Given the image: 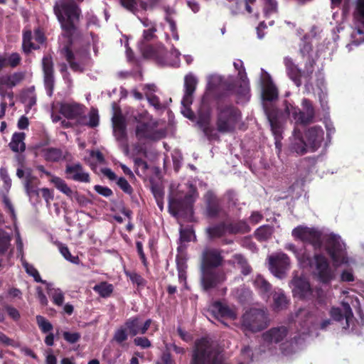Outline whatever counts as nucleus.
<instances>
[{
  "mask_svg": "<svg viewBox=\"0 0 364 364\" xmlns=\"http://www.w3.org/2000/svg\"><path fill=\"white\" fill-rule=\"evenodd\" d=\"M302 106L305 110L304 112L301 111L299 108L294 107L285 100L284 111L274 106L265 109L271 131L276 140L275 144L277 147L282 139L283 124L291 114L297 124L307 125L313 122L315 112L311 102L308 99H304Z\"/></svg>",
  "mask_w": 364,
  "mask_h": 364,
  "instance_id": "1",
  "label": "nucleus"
},
{
  "mask_svg": "<svg viewBox=\"0 0 364 364\" xmlns=\"http://www.w3.org/2000/svg\"><path fill=\"white\" fill-rule=\"evenodd\" d=\"M53 12L65 36L72 44L74 38L81 35L78 26L82 15L78 3L74 1L56 0L53 6Z\"/></svg>",
  "mask_w": 364,
  "mask_h": 364,
  "instance_id": "2",
  "label": "nucleus"
},
{
  "mask_svg": "<svg viewBox=\"0 0 364 364\" xmlns=\"http://www.w3.org/2000/svg\"><path fill=\"white\" fill-rule=\"evenodd\" d=\"M241 117L240 110L232 103L222 104L218 102L216 105L215 131L218 134L234 132Z\"/></svg>",
  "mask_w": 364,
  "mask_h": 364,
  "instance_id": "3",
  "label": "nucleus"
},
{
  "mask_svg": "<svg viewBox=\"0 0 364 364\" xmlns=\"http://www.w3.org/2000/svg\"><path fill=\"white\" fill-rule=\"evenodd\" d=\"M190 364H228L223 355L205 338L196 342Z\"/></svg>",
  "mask_w": 364,
  "mask_h": 364,
  "instance_id": "4",
  "label": "nucleus"
},
{
  "mask_svg": "<svg viewBox=\"0 0 364 364\" xmlns=\"http://www.w3.org/2000/svg\"><path fill=\"white\" fill-rule=\"evenodd\" d=\"M269 325L268 314L261 309L252 308L242 316V327L245 331L256 333Z\"/></svg>",
  "mask_w": 364,
  "mask_h": 364,
  "instance_id": "5",
  "label": "nucleus"
},
{
  "mask_svg": "<svg viewBox=\"0 0 364 364\" xmlns=\"http://www.w3.org/2000/svg\"><path fill=\"white\" fill-rule=\"evenodd\" d=\"M310 265L314 267V275L323 284H328L336 277L335 271L331 267L328 259L322 254H315L313 262L309 257H306Z\"/></svg>",
  "mask_w": 364,
  "mask_h": 364,
  "instance_id": "6",
  "label": "nucleus"
},
{
  "mask_svg": "<svg viewBox=\"0 0 364 364\" xmlns=\"http://www.w3.org/2000/svg\"><path fill=\"white\" fill-rule=\"evenodd\" d=\"M295 240L311 245L315 250L322 247V232L314 228L299 225L291 232Z\"/></svg>",
  "mask_w": 364,
  "mask_h": 364,
  "instance_id": "7",
  "label": "nucleus"
},
{
  "mask_svg": "<svg viewBox=\"0 0 364 364\" xmlns=\"http://www.w3.org/2000/svg\"><path fill=\"white\" fill-rule=\"evenodd\" d=\"M326 250L336 265L348 262L345 245L340 237L331 234L325 240Z\"/></svg>",
  "mask_w": 364,
  "mask_h": 364,
  "instance_id": "8",
  "label": "nucleus"
},
{
  "mask_svg": "<svg viewBox=\"0 0 364 364\" xmlns=\"http://www.w3.org/2000/svg\"><path fill=\"white\" fill-rule=\"evenodd\" d=\"M194 201L193 194L190 193L186 194L183 198H171L168 201V212L176 218L191 215Z\"/></svg>",
  "mask_w": 364,
  "mask_h": 364,
  "instance_id": "9",
  "label": "nucleus"
},
{
  "mask_svg": "<svg viewBox=\"0 0 364 364\" xmlns=\"http://www.w3.org/2000/svg\"><path fill=\"white\" fill-rule=\"evenodd\" d=\"M225 280V274L218 269H200V285L205 292L215 289Z\"/></svg>",
  "mask_w": 364,
  "mask_h": 364,
  "instance_id": "10",
  "label": "nucleus"
},
{
  "mask_svg": "<svg viewBox=\"0 0 364 364\" xmlns=\"http://www.w3.org/2000/svg\"><path fill=\"white\" fill-rule=\"evenodd\" d=\"M204 101H203L202 107L198 112L197 124L209 141H218L220 136L215 127L211 125L210 110L209 107L204 110Z\"/></svg>",
  "mask_w": 364,
  "mask_h": 364,
  "instance_id": "11",
  "label": "nucleus"
},
{
  "mask_svg": "<svg viewBox=\"0 0 364 364\" xmlns=\"http://www.w3.org/2000/svg\"><path fill=\"white\" fill-rule=\"evenodd\" d=\"M137 124L135 128V135L139 141H155L162 137L161 132L156 129L157 122H141L136 118Z\"/></svg>",
  "mask_w": 364,
  "mask_h": 364,
  "instance_id": "12",
  "label": "nucleus"
},
{
  "mask_svg": "<svg viewBox=\"0 0 364 364\" xmlns=\"http://www.w3.org/2000/svg\"><path fill=\"white\" fill-rule=\"evenodd\" d=\"M289 267L290 259L287 254L279 252L269 257V269L275 277H284Z\"/></svg>",
  "mask_w": 364,
  "mask_h": 364,
  "instance_id": "13",
  "label": "nucleus"
},
{
  "mask_svg": "<svg viewBox=\"0 0 364 364\" xmlns=\"http://www.w3.org/2000/svg\"><path fill=\"white\" fill-rule=\"evenodd\" d=\"M223 250L216 248H206L203 251L200 269H217L223 265Z\"/></svg>",
  "mask_w": 364,
  "mask_h": 364,
  "instance_id": "14",
  "label": "nucleus"
},
{
  "mask_svg": "<svg viewBox=\"0 0 364 364\" xmlns=\"http://www.w3.org/2000/svg\"><path fill=\"white\" fill-rule=\"evenodd\" d=\"M85 107L78 103H63L60 112L68 119H76L77 123H85Z\"/></svg>",
  "mask_w": 364,
  "mask_h": 364,
  "instance_id": "15",
  "label": "nucleus"
},
{
  "mask_svg": "<svg viewBox=\"0 0 364 364\" xmlns=\"http://www.w3.org/2000/svg\"><path fill=\"white\" fill-rule=\"evenodd\" d=\"M34 39L37 44L32 41L33 35L31 30L24 31L23 33L22 47L24 53H29L33 50H38L40 44H43L46 41L44 33L40 28L34 30Z\"/></svg>",
  "mask_w": 364,
  "mask_h": 364,
  "instance_id": "16",
  "label": "nucleus"
},
{
  "mask_svg": "<svg viewBox=\"0 0 364 364\" xmlns=\"http://www.w3.org/2000/svg\"><path fill=\"white\" fill-rule=\"evenodd\" d=\"M61 53L68 63L70 69L75 73H83L85 70L88 57L84 55L79 58L77 55H75L69 45H67L61 50Z\"/></svg>",
  "mask_w": 364,
  "mask_h": 364,
  "instance_id": "17",
  "label": "nucleus"
},
{
  "mask_svg": "<svg viewBox=\"0 0 364 364\" xmlns=\"http://www.w3.org/2000/svg\"><path fill=\"white\" fill-rule=\"evenodd\" d=\"M44 86L49 97L53 93L55 85L54 67L52 57L46 55L42 60Z\"/></svg>",
  "mask_w": 364,
  "mask_h": 364,
  "instance_id": "18",
  "label": "nucleus"
},
{
  "mask_svg": "<svg viewBox=\"0 0 364 364\" xmlns=\"http://www.w3.org/2000/svg\"><path fill=\"white\" fill-rule=\"evenodd\" d=\"M205 215L209 218H216L223 212V201L213 192L205 196Z\"/></svg>",
  "mask_w": 364,
  "mask_h": 364,
  "instance_id": "19",
  "label": "nucleus"
},
{
  "mask_svg": "<svg viewBox=\"0 0 364 364\" xmlns=\"http://www.w3.org/2000/svg\"><path fill=\"white\" fill-rule=\"evenodd\" d=\"M65 173L68 179L82 183H89L90 181L89 173L84 171L80 163L67 164Z\"/></svg>",
  "mask_w": 364,
  "mask_h": 364,
  "instance_id": "20",
  "label": "nucleus"
},
{
  "mask_svg": "<svg viewBox=\"0 0 364 364\" xmlns=\"http://www.w3.org/2000/svg\"><path fill=\"white\" fill-rule=\"evenodd\" d=\"M198 80L192 74L186 75L184 78V95L181 101L183 106L188 108L193 103V93L196 91Z\"/></svg>",
  "mask_w": 364,
  "mask_h": 364,
  "instance_id": "21",
  "label": "nucleus"
},
{
  "mask_svg": "<svg viewBox=\"0 0 364 364\" xmlns=\"http://www.w3.org/2000/svg\"><path fill=\"white\" fill-rule=\"evenodd\" d=\"M324 132L319 127H312L305 133L306 144L309 146L311 151H315L320 147L323 140Z\"/></svg>",
  "mask_w": 364,
  "mask_h": 364,
  "instance_id": "22",
  "label": "nucleus"
},
{
  "mask_svg": "<svg viewBox=\"0 0 364 364\" xmlns=\"http://www.w3.org/2000/svg\"><path fill=\"white\" fill-rule=\"evenodd\" d=\"M294 285L293 292L294 296L300 299H309L312 295V289L310 283L301 277L294 278L292 281Z\"/></svg>",
  "mask_w": 364,
  "mask_h": 364,
  "instance_id": "23",
  "label": "nucleus"
},
{
  "mask_svg": "<svg viewBox=\"0 0 364 364\" xmlns=\"http://www.w3.org/2000/svg\"><path fill=\"white\" fill-rule=\"evenodd\" d=\"M288 330L285 326L272 328L262 334V339L267 344L279 343L287 336Z\"/></svg>",
  "mask_w": 364,
  "mask_h": 364,
  "instance_id": "24",
  "label": "nucleus"
},
{
  "mask_svg": "<svg viewBox=\"0 0 364 364\" xmlns=\"http://www.w3.org/2000/svg\"><path fill=\"white\" fill-rule=\"evenodd\" d=\"M114 135L117 141L127 140V124L121 114H115L112 117Z\"/></svg>",
  "mask_w": 364,
  "mask_h": 364,
  "instance_id": "25",
  "label": "nucleus"
},
{
  "mask_svg": "<svg viewBox=\"0 0 364 364\" xmlns=\"http://www.w3.org/2000/svg\"><path fill=\"white\" fill-rule=\"evenodd\" d=\"M284 63L289 77L297 87L301 86V77H303V72L301 70L294 64L291 58L286 57L284 60Z\"/></svg>",
  "mask_w": 364,
  "mask_h": 364,
  "instance_id": "26",
  "label": "nucleus"
},
{
  "mask_svg": "<svg viewBox=\"0 0 364 364\" xmlns=\"http://www.w3.org/2000/svg\"><path fill=\"white\" fill-rule=\"evenodd\" d=\"M43 156L46 161L58 162L61 159H66L68 152L63 154V151L58 148L49 147L42 150Z\"/></svg>",
  "mask_w": 364,
  "mask_h": 364,
  "instance_id": "27",
  "label": "nucleus"
},
{
  "mask_svg": "<svg viewBox=\"0 0 364 364\" xmlns=\"http://www.w3.org/2000/svg\"><path fill=\"white\" fill-rule=\"evenodd\" d=\"M205 232L210 240L221 238L228 233L227 223L223 221L208 227L206 228Z\"/></svg>",
  "mask_w": 364,
  "mask_h": 364,
  "instance_id": "28",
  "label": "nucleus"
},
{
  "mask_svg": "<svg viewBox=\"0 0 364 364\" xmlns=\"http://www.w3.org/2000/svg\"><path fill=\"white\" fill-rule=\"evenodd\" d=\"M212 311L216 317L235 318V313L225 304L220 301H215L212 306Z\"/></svg>",
  "mask_w": 364,
  "mask_h": 364,
  "instance_id": "29",
  "label": "nucleus"
},
{
  "mask_svg": "<svg viewBox=\"0 0 364 364\" xmlns=\"http://www.w3.org/2000/svg\"><path fill=\"white\" fill-rule=\"evenodd\" d=\"M26 134L23 132H15L13 134L9 146L11 151L16 153L23 152L26 150L24 142Z\"/></svg>",
  "mask_w": 364,
  "mask_h": 364,
  "instance_id": "30",
  "label": "nucleus"
},
{
  "mask_svg": "<svg viewBox=\"0 0 364 364\" xmlns=\"http://www.w3.org/2000/svg\"><path fill=\"white\" fill-rule=\"evenodd\" d=\"M254 285L263 297H269L272 286L263 276L257 275L254 281Z\"/></svg>",
  "mask_w": 364,
  "mask_h": 364,
  "instance_id": "31",
  "label": "nucleus"
},
{
  "mask_svg": "<svg viewBox=\"0 0 364 364\" xmlns=\"http://www.w3.org/2000/svg\"><path fill=\"white\" fill-rule=\"evenodd\" d=\"M25 78L23 72H15L0 77V85H6L10 88L14 87L22 82Z\"/></svg>",
  "mask_w": 364,
  "mask_h": 364,
  "instance_id": "32",
  "label": "nucleus"
},
{
  "mask_svg": "<svg viewBox=\"0 0 364 364\" xmlns=\"http://www.w3.org/2000/svg\"><path fill=\"white\" fill-rule=\"evenodd\" d=\"M228 264L237 265L241 269V273L245 275H249L252 272V267L249 264L247 259L241 254H235L232 256V259L228 260Z\"/></svg>",
  "mask_w": 364,
  "mask_h": 364,
  "instance_id": "33",
  "label": "nucleus"
},
{
  "mask_svg": "<svg viewBox=\"0 0 364 364\" xmlns=\"http://www.w3.org/2000/svg\"><path fill=\"white\" fill-rule=\"evenodd\" d=\"M228 233L230 235L245 234L250 231V227L245 220L227 223Z\"/></svg>",
  "mask_w": 364,
  "mask_h": 364,
  "instance_id": "34",
  "label": "nucleus"
},
{
  "mask_svg": "<svg viewBox=\"0 0 364 364\" xmlns=\"http://www.w3.org/2000/svg\"><path fill=\"white\" fill-rule=\"evenodd\" d=\"M289 300L284 291L279 289L273 294L272 308L275 311H279L287 307Z\"/></svg>",
  "mask_w": 364,
  "mask_h": 364,
  "instance_id": "35",
  "label": "nucleus"
},
{
  "mask_svg": "<svg viewBox=\"0 0 364 364\" xmlns=\"http://www.w3.org/2000/svg\"><path fill=\"white\" fill-rule=\"evenodd\" d=\"M274 232V227L269 225H264L259 227L255 231V237L259 242H265L272 237Z\"/></svg>",
  "mask_w": 364,
  "mask_h": 364,
  "instance_id": "36",
  "label": "nucleus"
},
{
  "mask_svg": "<svg viewBox=\"0 0 364 364\" xmlns=\"http://www.w3.org/2000/svg\"><path fill=\"white\" fill-rule=\"evenodd\" d=\"M124 326L131 336L141 334V323L138 316H133L127 319L124 323Z\"/></svg>",
  "mask_w": 364,
  "mask_h": 364,
  "instance_id": "37",
  "label": "nucleus"
},
{
  "mask_svg": "<svg viewBox=\"0 0 364 364\" xmlns=\"http://www.w3.org/2000/svg\"><path fill=\"white\" fill-rule=\"evenodd\" d=\"M93 290L102 298H107L111 296L114 291V287L112 284L107 282H102L94 286Z\"/></svg>",
  "mask_w": 364,
  "mask_h": 364,
  "instance_id": "38",
  "label": "nucleus"
},
{
  "mask_svg": "<svg viewBox=\"0 0 364 364\" xmlns=\"http://www.w3.org/2000/svg\"><path fill=\"white\" fill-rule=\"evenodd\" d=\"M50 182L54 184L55 187L67 196L72 198L73 192L68 186L65 181L60 177L52 176Z\"/></svg>",
  "mask_w": 364,
  "mask_h": 364,
  "instance_id": "39",
  "label": "nucleus"
},
{
  "mask_svg": "<svg viewBox=\"0 0 364 364\" xmlns=\"http://www.w3.org/2000/svg\"><path fill=\"white\" fill-rule=\"evenodd\" d=\"M262 98L264 100L269 102L274 101L278 98V90L272 83H269L264 87Z\"/></svg>",
  "mask_w": 364,
  "mask_h": 364,
  "instance_id": "40",
  "label": "nucleus"
},
{
  "mask_svg": "<svg viewBox=\"0 0 364 364\" xmlns=\"http://www.w3.org/2000/svg\"><path fill=\"white\" fill-rule=\"evenodd\" d=\"M290 150L291 152L303 155L307 152V144L302 137H296L291 144Z\"/></svg>",
  "mask_w": 364,
  "mask_h": 364,
  "instance_id": "41",
  "label": "nucleus"
},
{
  "mask_svg": "<svg viewBox=\"0 0 364 364\" xmlns=\"http://www.w3.org/2000/svg\"><path fill=\"white\" fill-rule=\"evenodd\" d=\"M264 14L265 16H269L278 12V2L277 0H263Z\"/></svg>",
  "mask_w": 364,
  "mask_h": 364,
  "instance_id": "42",
  "label": "nucleus"
},
{
  "mask_svg": "<svg viewBox=\"0 0 364 364\" xmlns=\"http://www.w3.org/2000/svg\"><path fill=\"white\" fill-rule=\"evenodd\" d=\"M79 124L88 126L91 128L97 127L99 124V115L97 110L92 108L89 112V120L87 121V117L85 116V123Z\"/></svg>",
  "mask_w": 364,
  "mask_h": 364,
  "instance_id": "43",
  "label": "nucleus"
},
{
  "mask_svg": "<svg viewBox=\"0 0 364 364\" xmlns=\"http://www.w3.org/2000/svg\"><path fill=\"white\" fill-rule=\"evenodd\" d=\"M37 324L41 331L46 333L50 331L53 329V325L49 322L45 317L41 315H38L36 317Z\"/></svg>",
  "mask_w": 364,
  "mask_h": 364,
  "instance_id": "44",
  "label": "nucleus"
},
{
  "mask_svg": "<svg viewBox=\"0 0 364 364\" xmlns=\"http://www.w3.org/2000/svg\"><path fill=\"white\" fill-rule=\"evenodd\" d=\"M25 270L28 274L33 277L35 282L45 284L46 281L43 280L40 276V274L37 269H36L32 264L26 263L24 265Z\"/></svg>",
  "mask_w": 364,
  "mask_h": 364,
  "instance_id": "45",
  "label": "nucleus"
},
{
  "mask_svg": "<svg viewBox=\"0 0 364 364\" xmlns=\"http://www.w3.org/2000/svg\"><path fill=\"white\" fill-rule=\"evenodd\" d=\"M354 18L364 26V0H358Z\"/></svg>",
  "mask_w": 364,
  "mask_h": 364,
  "instance_id": "46",
  "label": "nucleus"
},
{
  "mask_svg": "<svg viewBox=\"0 0 364 364\" xmlns=\"http://www.w3.org/2000/svg\"><path fill=\"white\" fill-rule=\"evenodd\" d=\"M315 60L312 57H308L303 72V77L309 80L311 78V75L314 70Z\"/></svg>",
  "mask_w": 364,
  "mask_h": 364,
  "instance_id": "47",
  "label": "nucleus"
},
{
  "mask_svg": "<svg viewBox=\"0 0 364 364\" xmlns=\"http://www.w3.org/2000/svg\"><path fill=\"white\" fill-rule=\"evenodd\" d=\"M59 250L61 255L64 257V258L72 263L77 264L79 261L78 257H74L71 255L68 247L62 244L59 243Z\"/></svg>",
  "mask_w": 364,
  "mask_h": 364,
  "instance_id": "48",
  "label": "nucleus"
},
{
  "mask_svg": "<svg viewBox=\"0 0 364 364\" xmlns=\"http://www.w3.org/2000/svg\"><path fill=\"white\" fill-rule=\"evenodd\" d=\"M192 237L196 238L194 230L192 228H186L180 230V240L183 242L191 241Z\"/></svg>",
  "mask_w": 364,
  "mask_h": 364,
  "instance_id": "49",
  "label": "nucleus"
},
{
  "mask_svg": "<svg viewBox=\"0 0 364 364\" xmlns=\"http://www.w3.org/2000/svg\"><path fill=\"white\" fill-rule=\"evenodd\" d=\"M117 184L124 193L128 195L133 193V188L125 178L119 177L117 181Z\"/></svg>",
  "mask_w": 364,
  "mask_h": 364,
  "instance_id": "50",
  "label": "nucleus"
},
{
  "mask_svg": "<svg viewBox=\"0 0 364 364\" xmlns=\"http://www.w3.org/2000/svg\"><path fill=\"white\" fill-rule=\"evenodd\" d=\"M126 274L129 277L133 284H136L138 287H144L146 281L136 272H127Z\"/></svg>",
  "mask_w": 364,
  "mask_h": 364,
  "instance_id": "51",
  "label": "nucleus"
},
{
  "mask_svg": "<svg viewBox=\"0 0 364 364\" xmlns=\"http://www.w3.org/2000/svg\"><path fill=\"white\" fill-rule=\"evenodd\" d=\"M34 87L29 88L27 94L23 97V102L27 104L28 108H31L36 103V97L33 94Z\"/></svg>",
  "mask_w": 364,
  "mask_h": 364,
  "instance_id": "52",
  "label": "nucleus"
},
{
  "mask_svg": "<svg viewBox=\"0 0 364 364\" xmlns=\"http://www.w3.org/2000/svg\"><path fill=\"white\" fill-rule=\"evenodd\" d=\"M139 1V0H120V4L127 11L134 13L138 10Z\"/></svg>",
  "mask_w": 364,
  "mask_h": 364,
  "instance_id": "53",
  "label": "nucleus"
},
{
  "mask_svg": "<svg viewBox=\"0 0 364 364\" xmlns=\"http://www.w3.org/2000/svg\"><path fill=\"white\" fill-rule=\"evenodd\" d=\"M63 338L70 344L78 342L81 338V335L78 332L64 331L63 333Z\"/></svg>",
  "mask_w": 364,
  "mask_h": 364,
  "instance_id": "54",
  "label": "nucleus"
},
{
  "mask_svg": "<svg viewBox=\"0 0 364 364\" xmlns=\"http://www.w3.org/2000/svg\"><path fill=\"white\" fill-rule=\"evenodd\" d=\"M127 331L126 327H121L117 329L114 334V340L118 343H122L127 341L128 338Z\"/></svg>",
  "mask_w": 364,
  "mask_h": 364,
  "instance_id": "55",
  "label": "nucleus"
},
{
  "mask_svg": "<svg viewBox=\"0 0 364 364\" xmlns=\"http://www.w3.org/2000/svg\"><path fill=\"white\" fill-rule=\"evenodd\" d=\"M10 241L11 238L9 235H0V255H3L7 251Z\"/></svg>",
  "mask_w": 364,
  "mask_h": 364,
  "instance_id": "56",
  "label": "nucleus"
},
{
  "mask_svg": "<svg viewBox=\"0 0 364 364\" xmlns=\"http://www.w3.org/2000/svg\"><path fill=\"white\" fill-rule=\"evenodd\" d=\"M21 60V58L20 55L17 53H13L8 59H6V65L8 64L11 68H16L20 64Z\"/></svg>",
  "mask_w": 364,
  "mask_h": 364,
  "instance_id": "57",
  "label": "nucleus"
},
{
  "mask_svg": "<svg viewBox=\"0 0 364 364\" xmlns=\"http://www.w3.org/2000/svg\"><path fill=\"white\" fill-rule=\"evenodd\" d=\"M94 190L100 195L105 196V197H110L113 195V192L112 189L107 186H102L100 185H95L94 186Z\"/></svg>",
  "mask_w": 364,
  "mask_h": 364,
  "instance_id": "58",
  "label": "nucleus"
},
{
  "mask_svg": "<svg viewBox=\"0 0 364 364\" xmlns=\"http://www.w3.org/2000/svg\"><path fill=\"white\" fill-rule=\"evenodd\" d=\"M73 196L77 203L82 207L87 206L89 203H91V200L90 199H88L85 196L80 194L77 191L73 194Z\"/></svg>",
  "mask_w": 364,
  "mask_h": 364,
  "instance_id": "59",
  "label": "nucleus"
},
{
  "mask_svg": "<svg viewBox=\"0 0 364 364\" xmlns=\"http://www.w3.org/2000/svg\"><path fill=\"white\" fill-rule=\"evenodd\" d=\"M142 53L143 55L147 58H154L157 56V52L156 48L151 45L144 46V48L142 50Z\"/></svg>",
  "mask_w": 364,
  "mask_h": 364,
  "instance_id": "60",
  "label": "nucleus"
},
{
  "mask_svg": "<svg viewBox=\"0 0 364 364\" xmlns=\"http://www.w3.org/2000/svg\"><path fill=\"white\" fill-rule=\"evenodd\" d=\"M156 31V28L155 26H151L149 29L144 30L143 32V38L144 40L146 42L151 41L156 36L155 35V32Z\"/></svg>",
  "mask_w": 364,
  "mask_h": 364,
  "instance_id": "61",
  "label": "nucleus"
},
{
  "mask_svg": "<svg viewBox=\"0 0 364 364\" xmlns=\"http://www.w3.org/2000/svg\"><path fill=\"white\" fill-rule=\"evenodd\" d=\"M134 343L142 348H148L151 346L150 341L146 337H136L134 338Z\"/></svg>",
  "mask_w": 364,
  "mask_h": 364,
  "instance_id": "62",
  "label": "nucleus"
},
{
  "mask_svg": "<svg viewBox=\"0 0 364 364\" xmlns=\"http://www.w3.org/2000/svg\"><path fill=\"white\" fill-rule=\"evenodd\" d=\"M330 315L332 318L336 321H341L343 319L344 316L340 308L333 307L330 311Z\"/></svg>",
  "mask_w": 364,
  "mask_h": 364,
  "instance_id": "63",
  "label": "nucleus"
},
{
  "mask_svg": "<svg viewBox=\"0 0 364 364\" xmlns=\"http://www.w3.org/2000/svg\"><path fill=\"white\" fill-rule=\"evenodd\" d=\"M53 302L58 305L61 306L63 304L64 301V294L60 290L55 291L52 296Z\"/></svg>",
  "mask_w": 364,
  "mask_h": 364,
  "instance_id": "64",
  "label": "nucleus"
}]
</instances>
